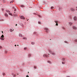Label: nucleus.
<instances>
[{"mask_svg":"<svg viewBox=\"0 0 77 77\" xmlns=\"http://www.w3.org/2000/svg\"><path fill=\"white\" fill-rule=\"evenodd\" d=\"M70 11H72L73 12H74V11H75V10L74 9L72 8H71L70 9Z\"/></svg>","mask_w":77,"mask_h":77,"instance_id":"1","label":"nucleus"},{"mask_svg":"<svg viewBox=\"0 0 77 77\" xmlns=\"http://www.w3.org/2000/svg\"><path fill=\"white\" fill-rule=\"evenodd\" d=\"M1 37L2 38H4V35H2V36H1Z\"/></svg>","mask_w":77,"mask_h":77,"instance_id":"13","label":"nucleus"},{"mask_svg":"<svg viewBox=\"0 0 77 77\" xmlns=\"http://www.w3.org/2000/svg\"><path fill=\"white\" fill-rule=\"evenodd\" d=\"M20 18L21 19H23V20H24L25 19V18H24V16H21Z\"/></svg>","mask_w":77,"mask_h":77,"instance_id":"2","label":"nucleus"},{"mask_svg":"<svg viewBox=\"0 0 77 77\" xmlns=\"http://www.w3.org/2000/svg\"><path fill=\"white\" fill-rule=\"evenodd\" d=\"M50 40H51V39H50Z\"/></svg>","mask_w":77,"mask_h":77,"instance_id":"47","label":"nucleus"},{"mask_svg":"<svg viewBox=\"0 0 77 77\" xmlns=\"http://www.w3.org/2000/svg\"><path fill=\"white\" fill-rule=\"evenodd\" d=\"M62 60H63V61H65V58H63Z\"/></svg>","mask_w":77,"mask_h":77,"instance_id":"20","label":"nucleus"},{"mask_svg":"<svg viewBox=\"0 0 77 77\" xmlns=\"http://www.w3.org/2000/svg\"><path fill=\"white\" fill-rule=\"evenodd\" d=\"M48 63H50V61H48Z\"/></svg>","mask_w":77,"mask_h":77,"instance_id":"31","label":"nucleus"},{"mask_svg":"<svg viewBox=\"0 0 77 77\" xmlns=\"http://www.w3.org/2000/svg\"><path fill=\"white\" fill-rule=\"evenodd\" d=\"M51 9H54V8H53V6H52L51 7Z\"/></svg>","mask_w":77,"mask_h":77,"instance_id":"18","label":"nucleus"},{"mask_svg":"<svg viewBox=\"0 0 77 77\" xmlns=\"http://www.w3.org/2000/svg\"><path fill=\"white\" fill-rule=\"evenodd\" d=\"M49 52H50V53H51V51H50V50H49Z\"/></svg>","mask_w":77,"mask_h":77,"instance_id":"24","label":"nucleus"},{"mask_svg":"<svg viewBox=\"0 0 77 77\" xmlns=\"http://www.w3.org/2000/svg\"><path fill=\"white\" fill-rule=\"evenodd\" d=\"M28 20H29V19H28V20H27V21H28Z\"/></svg>","mask_w":77,"mask_h":77,"instance_id":"40","label":"nucleus"},{"mask_svg":"<svg viewBox=\"0 0 77 77\" xmlns=\"http://www.w3.org/2000/svg\"><path fill=\"white\" fill-rule=\"evenodd\" d=\"M26 49H27V48H24V50H26Z\"/></svg>","mask_w":77,"mask_h":77,"instance_id":"22","label":"nucleus"},{"mask_svg":"<svg viewBox=\"0 0 77 77\" xmlns=\"http://www.w3.org/2000/svg\"><path fill=\"white\" fill-rule=\"evenodd\" d=\"M2 48V47L1 46H0V49H1Z\"/></svg>","mask_w":77,"mask_h":77,"instance_id":"21","label":"nucleus"},{"mask_svg":"<svg viewBox=\"0 0 77 77\" xmlns=\"http://www.w3.org/2000/svg\"><path fill=\"white\" fill-rule=\"evenodd\" d=\"M6 11L7 12H8V13H9L10 12H10V11H9L8 10H6Z\"/></svg>","mask_w":77,"mask_h":77,"instance_id":"8","label":"nucleus"},{"mask_svg":"<svg viewBox=\"0 0 77 77\" xmlns=\"http://www.w3.org/2000/svg\"><path fill=\"white\" fill-rule=\"evenodd\" d=\"M62 64H65V63H64L63 62H62Z\"/></svg>","mask_w":77,"mask_h":77,"instance_id":"25","label":"nucleus"},{"mask_svg":"<svg viewBox=\"0 0 77 77\" xmlns=\"http://www.w3.org/2000/svg\"><path fill=\"white\" fill-rule=\"evenodd\" d=\"M49 54V55H50V54Z\"/></svg>","mask_w":77,"mask_h":77,"instance_id":"45","label":"nucleus"},{"mask_svg":"<svg viewBox=\"0 0 77 77\" xmlns=\"http://www.w3.org/2000/svg\"><path fill=\"white\" fill-rule=\"evenodd\" d=\"M31 44L32 45H34V44H35V43L33 42H32Z\"/></svg>","mask_w":77,"mask_h":77,"instance_id":"15","label":"nucleus"},{"mask_svg":"<svg viewBox=\"0 0 77 77\" xmlns=\"http://www.w3.org/2000/svg\"><path fill=\"white\" fill-rule=\"evenodd\" d=\"M13 30L14 31V29H13Z\"/></svg>","mask_w":77,"mask_h":77,"instance_id":"46","label":"nucleus"},{"mask_svg":"<svg viewBox=\"0 0 77 77\" xmlns=\"http://www.w3.org/2000/svg\"><path fill=\"white\" fill-rule=\"evenodd\" d=\"M12 75H13V77H16V75H15V74H14V73H12Z\"/></svg>","mask_w":77,"mask_h":77,"instance_id":"6","label":"nucleus"},{"mask_svg":"<svg viewBox=\"0 0 77 77\" xmlns=\"http://www.w3.org/2000/svg\"><path fill=\"white\" fill-rule=\"evenodd\" d=\"M10 3H13V1H11L10 2Z\"/></svg>","mask_w":77,"mask_h":77,"instance_id":"19","label":"nucleus"},{"mask_svg":"<svg viewBox=\"0 0 77 77\" xmlns=\"http://www.w3.org/2000/svg\"><path fill=\"white\" fill-rule=\"evenodd\" d=\"M55 23H57V22H56V21H55Z\"/></svg>","mask_w":77,"mask_h":77,"instance_id":"30","label":"nucleus"},{"mask_svg":"<svg viewBox=\"0 0 77 77\" xmlns=\"http://www.w3.org/2000/svg\"><path fill=\"white\" fill-rule=\"evenodd\" d=\"M1 40L2 41H3V40H4V39H1Z\"/></svg>","mask_w":77,"mask_h":77,"instance_id":"27","label":"nucleus"},{"mask_svg":"<svg viewBox=\"0 0 77 77\" xmlns=\"http://www.w3.org/2000/svg\"><path fill=\"white\" fill-rule=\"evenodd\" d=\"M17 46H18V45H17Z\"/></svg>","mask_w":77,"mask_h":77,"instance_id":"43","label":"nucleus"},{"mask_svg":"<svg viewBox=\"0 0 77 77\" xmlns=\"http://www.w3.org/2000/svg\"><path fill=\"white\" fill-rule=\"evenodd\" d=\"M3 75H6V74H5V73H3Z\"/></svg>","mask_w":77,"mask_h":77,"instance_id":"17","label":"nucleus"},{"mask_svg":"<svg viewBox=\"0 0 77 77\" xmlns=\"http://www.w3.org/2000/svg\"><path fill=\"white\" fill-rule=\"evenodd\" d=\"M76 8H77V7H76Z\"/></svg>","mask_w":77,"mask_h":77,"instance_id":"38","label":"nucleus"},{"mask_svg":"<svg viewBox=\"0 0 77 77\" xmlns=\"http://www.w3.org/2000/svg\"><path fill=\"white\" fill-rule=\"evenodd\" d=\"M17 75H18V74H17Z\"/></svg>","mask_w":77,"mask_h":77,"instance_id":"44","label":"nucleus"},{"mask_svg":"<svg viewBox=\"0 0 77 77\" xmlns=\"http://www.w3.org/2000/svg\"><path fill=\"white\" fill-rule=\"evenodd\" d=\"M34 68H35H35H36L35 67H34Z\"/></svg>","mask_w":77,"mask_h":77,"instance_id":"37","label":"nucleus"},{"mask_svg":"<svg viewBox=\"0 0 77 77\" xmlns=\"http://www.w3.org/2000/svg\"><path fill=\"white\" fill-rule=\"evenodd\" d=\"M74 20H77V17L76 16H75L74 17Z\"/></svg>","mask_w":77,"mask_h":77,"instance_id":"5","label":"nucleus"},{"mask_svg":"<svg viewBox=\"0 0 77 77\" xmlns=\"http://www.w3.org/2000/svg\"><path fill=\"white\" fill-rule=\"evenodd\" d=\"M39 17H40V15H39V16H38Z\"/></svg>","mask_w":77,"mask_h":77,"instance_id":"39","label":"nucleus"},{"mask_svg":"<svg viewBox=\"0 0 77 77\" xmlns=\"http://www.w3.org/2000/svg\"><path fill=\"white\" fill-rule=\"evenodd\" d=\"M56 26H58V24L57 23H56Z\"/></svg>","mask_w":77,"mask_h":77,"instance_id":"23","label":"nucleus"},{"mask_svg":"<svg viewBox=\"0 0 77 77\" xmlns=\"http://www.w3.org/2000/svg\"><path fill=\"white\" fill-rule=\"evenodd\" d=\"M51 54H52V55H54H54H55V53L53 52H51Z\"/></svg>","mask_w":77,"mask_h":77,"instance_id":"7","label":"nucleus"},{"mask_svg":"<svg viewBox=\"0 0 77 77\" xmlns=\"http://www.w3.org/2000/svg\"><path fill=\"white\" fill-rule=\"evenodd\" d=\"M14 13H15V12Z\"/></svg>","mask_w":77,"mask_h":77,"instance_id":"49","label":"nucleus"},{"mask_svg":"<svg viewBox=\"0 0 77 77\" xmlns=\"http://www.w3.org/2000/svg\"><path fill=\"white\" fill-rule=\"evenodd\" d=\"M5 17H8V14H5Z\"/></svg>","mask_w":77,"mask_h":77,"instance_id":"11","label":"nucleus"},{"mask_svg":"<svg viewBox=\"0 0 77 77\" xmlns=\"http://www.w3.org/2000/svg\"><path fill=\"white\" fill-rule=\"evenodd\" d=\"M26 77H29V75H26Z\"/></svg>","mask_w":77,"mask_h":77,"instance_id":"28","label":"nucleus"},{"mask_svg":"<svg viewBox=\"0 0 77 77\" xmlns=\"http://www.w3.org/2000/svg\"><path fill=\"white\" fill-rule=\"evenodd\" d=\"M6 52V53H7V52Z\"/></svg>","mask_w":77,"mask_h":77,"instance_id":"48","label":"nucleus"},{"mask_svg":"<svg viewBox=\"0 0 77 77\" xmlns=\"http://www.w3.org/2000/svg\"><path fill=\"white\" fill-rule=\"evenodd\" d=\"M17 26V24H16V26Z\"/></svg>","mask_w":77,"mask_h":77,"instance_id":"34","label":"nucleus"},{"mask_svg":"<svg viewBox=\"0 0 77 77\" xmlns=\"http://www.w3.org/2000/svg\"><path fill=\"white\" fill-rule=\"evenodd\" d=\"M72 23H69V25H70V26H71L72 24Z\"/></svg>","mask_w":77,"mask_h":77,"instance_id":"10","label":"nucleus"},{"mask_svg":"<svg viewBox=\"0 0 77 77\" xmlns=\"http://www.w3.org/2000/svg\"><path fill=\"white\" fill-rule=\"evenodd\" d=\"M19 36L20 37H21V36H22V35H21V34H19Z\"/></svg>","mask_w":77,"mask_h":77,"instance_id":"14","label":"nucleus"},{"mask_svg":"<svg viewBox=\"0 0 77 77\" xmlns=\"http://www.w3.org/2000/svg\"><path fill=\"white\" fill-rule=\"evenodd\" d=\"M21 7H24V6L23 5H21Z\"/></svg>","mask_w":77,"mask_h":77,"instance_id":"29","label":"nucleus"},{"mask_svg":"<svg viewBox=\"0 0 77 77\" xmlns=\"http://www.w3.org/2000/svg\"><path fill=\"white\" fill-rule=\"evenodd\" d=\"M28 73H29V72H28Z\"/></svg>","mask_w":77,"mask_h":77,"instance_id":"41","label":"nucleus"},{"mask_svg":"<svg viewBox=\"0 0 77 77\" xmlns=\"http://www.w3.org/2000/svg\"><path fill=\"white\" fill-rule=\"evenodd\" d=\"M10 32H12V29H10Z\"/></svg>","mask_w":77,"mask_h":77,"instance_id":"16","label":"nucleus"},{"mask_svg":"<svg viewBox=\"0 0 77 77\" xmlns=\"http://www.w3.org/2000/svg\"><path fill=\"white\" fill-rule=\"evenodd\" d=\"M38 24H40V23H41V22H38Z\"/></svg>","mask_w":77,"mask_h":77,"instance_id":"26","label":"nucleus"},{"mask_svg":"<svg viewBox=\"0 0 77 77\" xmlns=\"http://www.w3.org/2000/svg\"><path fill=\"white\" fill-rule=\"evenodd\" d=\"M73 29H74V30H77V27H75V26H73L72 27Z\"/></svg>","mask_w":77,"mask_h":77,"instance_id":"4","label":"nucleus"},{"mask_svg":"<svg viewBox=\"0 0 77 77\" xmlns=\"http://www.w3.org/2000/svg\"><path fill=\"white\" fill-rule=\"evenodd\" d=\"M14 11H16V9H15Z\"/></svg>","mask_w":77,"mask_h":77,"instance_id":"33","label":"nucleus"},{"mask_svg":"<svg viewBox=\"0 0 77 77\" xmlns=\"http://www.w3.org/2000/svg\"><path fill=\"white\" fill-rule=\"evenodd\" d=\"M9 14L10 15H11V16H12V14L10 12L9 13Z\"/></svg>","mask_w":77,"mask_h":77,"instance_id":"12","label":"nucleus"},{"mask_svg":"<svg viewBox=\"0 0 77 77\" xmlns=\"http://www.w3.org/2000/svg\"><path fill=\"white\" fill-rule=\"evenodd\" d=\"M45 30H46V32L47 33L48 32V28H46L45 29Z\"/></svg>","mask_w":77,"mask_h":77,"instance_id":"3","label":"nucleus"},{"mask_svg":"<svg viewBox=\"0 0 77 77\" xmlns=\"http://www.w3.org/2000/svg\"><path fill=\"white\" fill-rule=\"evenodd\" d=\"M13 8H14V7H13Z\"/></svg>","mask_w":77,"mask_h":77,"instance_id":"42","label":"nucleus"},{"mask_svg":"<svg viewBox=\"0 0 77 77\" xmlns=\"http://www.w3.org/2000/svg\"><path fill=\"white\" fill-rule=\"evenodd\" d=\"M26 38H23V39H26Z\"/></svg>","mask_w":77,"mask_h":77,"instance_id":"35","label":"nucleus"},{"mask_svg":"<svg viewBox=\"0 0 77 77\" xmlns=\"http://www.w3.org/2000/svg\"><path fill=\"white\" fill-rule=\"evenodd\" d=\"M15 47H16V46H17V45H15Z\"/></svg>","mask_w":77,"mask_h":77,"instance_id":"36","label":"nucleus"},{"mask_svg":"<svg viewBox=\"0 0 77 77\" xmlns=\"http://www.w3.org/2000/svg\"><path fill=\"white\" fill-rule=\"evenodd\" d=\"M43 56H44L46 57H48V56L46 55H44Z\"/></svg>","mask_w":77,"mask_h":77,"instance_id":"9","label":"nucleus"},{"mask_svg":"<svg viewBox=\"0 0 77 77\" xmlns=\"http://www.w3.org/2000/svg\"><path fill=\"white\" fill-rule=\"evenodd\" d=\"M31 56V55H30V54H29V56Z\"/></svg>","mask_w":77,"mask_h":77,"instance_id":"32","label":"nucleus"}]
</instances>
